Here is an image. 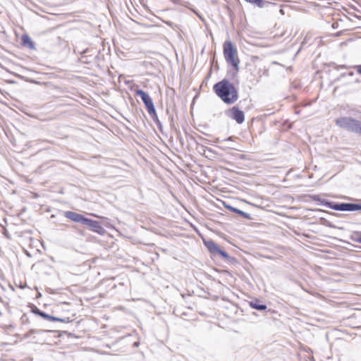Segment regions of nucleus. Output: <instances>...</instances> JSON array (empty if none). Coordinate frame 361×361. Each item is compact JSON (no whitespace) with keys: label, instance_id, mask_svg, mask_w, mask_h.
<instances>
[{"label":"nucleus","instance_id":"obj_1","mask_svg":"<svg viewBox=\"0 0 361 361\" xmlns=\"http://www.w3.org/2000/svg\"><path fill=\"white\" fill-rule=\"evenodd\" d=\"M216 95L226 104H233L239 98L238 89L228 78H223L213 85Z\"/></svg>","mask_w":361,"mask_h":361},{"label":"nucleus","instance_id":"obj_2","mask_svg":"<svg viewBox=\"0 0 361 361\" xmlns=\"http://www.w3.org/2000/svg\"><path fill=\"white\" fill-rule=\"evenodd\" d=\"M64 216L75 223L81 224L89 228L90 231L99 235H103L106 233L105 229L99 221L87 218L82 214L72 211H66L64 212Z\"/></svg>","mask_w":361,"mask_h":361},{"label":"nucleus","instance_id":"obj_3","mask_svg":"<svg viewBox=\"0 0 361 361\" xmlns=\"http://www.w3.org/2000/svg\"><path fill=\"white\" fill-rule=\"evenodd\" d=\"M337 126L355 134L361 135V121L351 117L342 116L336 118Z\"/></svg>","mask_w":361,"mask_h":361},{"label":"nucleus","instance_id":"obj_4","mask_svg":"<svg viewBox=\"0 0 361 361\" xmlns=\"http://www.w3.org/2000/svg\"><path fill=\"white\" fill-rule=\"evenodd\" d=\"M223 54L228 65L237 66V64H240V61L238 56V49L231 40H226L224 42Z\"/></svg>","mask_w":361,"mask_h":361},{"label":"nucleus","instance_id":"obj_5","mask_svg":"<svg viewBox=\"0 0 361 361\" xmlns=\"http://www.w3.org/2000/svg\"><path fill=\"white\" fill-rule=\"evenodd\" d=\"M135 95L141 99L149 117L151 118L153 116L157 118V110L153 99L149 94L142 89L139 88L135 90Z\"/></svg>","mask_w":361,"mask_h":361},{"label":"nucleus","instance_id":"obj_6","mask_svg":"<svg viewBox=\"0 0 361 361\" xmlns=\"http://www.w3.org/2000/svg\"><path fill=\"white\" fill-rule=\"evenodd\" d=\"M310 198L314 202H319L322 205L335 211L349 212L350 210V202H333L326 199H322L318 195H312L310 196Z\"/></svg>","mask_w":361,"mask_h":361},{"label":"nucleus","instance_id":"obj_7","mask_svg":"<svg viewBox=\"0 0 361 361\" xmlns=\"http://www.w3.org/2000/svg\"><path fill=\"white\" fill-rule=\"evenodd\" d=\"M203 243L213 257H219L224 261L228 257V254L221 249L212 240H203Z\"/></svg>","mask_w":361,"mask_h":361},{"label":"nucleus","instance_id":"obj_8","mask_svg":"<svg viewBox=\"0 0 361 361\" xmlns=\"http://www.w3.org/2000/svg\"><path fill=\"white\" fill-rule=\"evenodd\" d=\"M234 137H214V142L218 144L219 147L221 149H233L239 150L233 140Z\"/></svg>","mask_w":361,"mask_h":361},{"label":"nucleus","instance_id":"obj_9","mask_svg":"<svg viewBox=\"0 0 361 361\" xmlns=\"http://www.w3.org/2000/svg\"><path fill=\"white\" fill-rule=\"evenodd\" d=\"M226 115L235 121L238 124H241L245 121V113L238 105H235L226 111Z\"/></svg>","mask_w":361,"mask_h":361},{"label":"nucleus","instance_id":"obj_10","mask_svg":"<svg viewBox=\"0 0 361 361\" xmlns=\"http://www.w3.org/2000/svg\"><path fill=\"white\" fill-rule=\"evenodd\" d=\"M169 138V140H171L173 143L177 145V147H180L181 149H187L188 141L189 139L195 138V137H165Z\"/></svg>","mask_w":361,"mask_h":361},{"label":"nucleus","instance_id":"obj_11","mask_svg":"<svg viewBox=\"0 0 361 361\" xmlns=\"http://www.w3.org/2000/svg\"><path fill=\"white\" fill-rule=\"evenodd\" d=\"M20 44L22 47L29 49L30 50H35V42L32 37L27 33H23L20 37Z\"/></svg>","mask_w":361,"mask_h":361},{"label":"nucleus","instance_id":"obj_12","mask_svg":"<svg viewBox=\"0 0 361 361\" xmlns=\"http://www.w3.org/2000/svg\"><path fill=\"white\" fill-rule=\"evenodd\" d=\"M240 64H237V66H231L232 67V69H228L226 71V75L224 78H228L229 81H236V83H239V80L238 78V73L240 70Z\"/></svg>","mask_w":361,"mask_h":361},{"label":"nucleus","instance_id":"obj_13","mask_svg":"<svg viewBox=\"0 0 361 361\" xmlns=\"http://www.w3.org/2000/svg\"><path fill=\"white\" fill-rule=\"evenodd\" d=\"M249 306L258 311H267L271 312V310H267V306L266 304L263 303L259 299L255 298L254 300L250 301L248 302Z\"/></svg>","mask_w":361,"mask_h":361},{"label":"nucleus","instance_id":"obj_14","mask_svg":"<svg viewBox=\"0 0 361 361\" xmlns=\"http://www.w3.org/2000/svg\"><path fill=\"white\" fill-rule=\"evenodd\" d=\"M224 206L225 208H226L228 210H229L230 212H233L235 214H238L239 216L246 219H248V220H252V218L251 217L250 214H248V213H246L235 207H233L228 204H226V202H224Z\"/></svg>","mask_w":361,"mask_h":361},{"label":"nucleus","instance_id":"obj_15","mask_svg":"<svg viewBox=\"0 0 361 361\" xmlns=\"http://www.w3.org/2000/svg\"><path fill=\"white\" fill-rule=\"evenodd\" d=\"M199 141L206 142V140L203 137H195V138L189 139V141L187 142V149L189 151H193L195 149H197Z\"/></svg>","mask_w":361,"mask_h":361},{"label":"nucleus","instance_id":"obj_16","mask_svg":"<svg viewBox=\"0 0 361 361\" xmlns=\"http://www.w3.org/2000/svg\"><path fill=\"white\" fill-rule=\"evenodd\" d=\"M14 75L25 82H30V83H33V84H39V82H38L37 80L33 79V78H27V77H25V76H23V75H21L20 74H18V73H14Z\"/></svg>","mask_w":361,"mask_h":361},{"label":"nucleus","instance_id":"obj_17","mask_svg":"<svg viewBox=\"0 0 361 361\" xmlns=\"http://www.w3.org/2000/svg\"><path fill=\"white\" fill-rule=\"evenodd\" d=\"M319 223H320V224H322L324 226L329 227V228H336V226L335 225H334L329 220H328L327 219H326L324 217L319 218Z\"/></svg>","mask_w":361,"mask_h":361},{"label":"nucleus","instance_id":"obj_18","mask_svg":"<svg viewBox=\"0 0 361 361\" xmlns=\"http://www.w3.org/2000/svg\"><path fill=\"white\" fill-rule=\"evenodd\" d=\"M356 211H361V200H360V202H359V203L350 202L349 212H356Z\"/></svg>","mask_w":361,"mask_h":361},{"label":"nucleus","instance_id":"obj_19","mask_svg":"<svg viewBox=\"0 0 361 361\" xmlns=\"http://www.w3.org/2000/svg\"><path fill=\"white\" fill-rule=\"evenodd\" d=\"M154 122V123L156 124V126H157L158 129L160 130V132L161 133H163V126H162V123L160 121V120L159 119V117H158V115L157 114V118H154L153 116L150 118Z\"/></svg>","mask_w":361,"mask_h":361},{"label":"nucleus","instance_id":"obj_20","mask_svg":"<svg viewBox=\"0 0 361 361\" xmlns=\"http://www.w3.org/2000/svg\"><path fill=\"white\" fill-rule=\"evenodd\" d=\"M49 331H45V330H35V329H30L29 331H27L25 334V338H28L29 336H32V334H41L42 332H48Z\"/></svg>","mask_w":361,"mask_h":361},{"label":"nucleus","instance_id":"obj_21","mask_svg":"<svg viewBox=\"0 0 361 361\" xmlns=\"http://www.w3.org/2000/svg\"><path fill=\"white\" fill-rule=\"evenodd\" d=\"M329 66H334V68L337 71H340L341 69H347L348 66L347 65H337L334 62H331L329 64Z\"/></svg>","mask_w":361,"mask_h":361},{"label":"nucleus","instance_id":"obj_22","mask_svg":"<svg viewBox=\"0 0 361 361\" xmlns=\"http://www.w3.org/2000/svg\"><path fill=\"white\" fill-rule=\"evenodd\" d=\"M224 262H227L229 264H236L238 263L236 258L233 257H231L229 255H228V257L225 259Z\"/></svg>","mask_w":361,"mask_h":361},{"label":"nucleus","instance_id":"obj_23","mask_svg":"<svg viewBox=\"0 0 361 361\" xmlns=\"http://www.w3.org/2000/svg\"><path fill=\"white\" fill-rule=\"evenodd\" d=\"M92 56H82L81 60L82 63L90 64L92 63L91 60Z\"/></svg>","mask_w":361,"mask_h":361},{"label":"nucleus","instance_id":"obj_24","mask_svg":"<svg viewBox=\"0 0 361 361\" xmlns=\"http://www.w3.org/2000/svg\"><path fill=\"white\" fill-rule=\"evenodd\" d=\"M102 221V226L104 225L107 228H111L112 227L111 224L109 223V219L106 218V217H101Z\"/></svg>","mask_w":361,"mask_h":361},{"label":"nucleus","instance_id":"obj_25","mask_svg":"<svg viewBox=\"0 0 361 361\" xmlns=\"http://www.w3.org/2000/svg\"><path fill=\"white\" fill-rule=\"evenodd\" d=\"M42 310H39L37 306L33 305L31 309V312L35 315L39 316Z\"/></svg>","mask_w":361,"mask_h":361},{"label":"nucleus","instance_id":"obj_26","mask_svg":"<svg viewBox=\"0 0 361 361\" xmlns=\"http://www.w3.org/2000/svg\"><path fill=\"white\" fill-rule=\"evenodd\" d=\"M57 322H63V323H71L73 322V319H71L69 317H59V320Z\"/></svg>","mask_w":361,"mask_h":361},{"label":"nucleus","instance_id":"obj_27","mask_svg":"<svg viewBox=\"0 0 361 361\" xmlns=\"http://www.w3.org/2000/svg\"><path fill=\"white\" fill-rule=\"evenodd\" d=\"M162 22L166 24V25L172 27V28H174V27H177V25H175L172 21L171 20H162Z\"/></svg>","mask_w":361,"mask_h":361},{"label":"nucleus","instance_id":"obj_28","mask_svg":"<svg viewBox=\"0 0 361 361\" xmlns=\"http://www.w3.org/2000/svg\"><path fill=\"white\" fill-rule=\"evenodd\" d=\"M346 76H347V73H342L338 77H337L336 78L334 79L333 82H338L341 81L343 78H345Z\"/></svg>","mask_w":361,"mask_h":361},{"label":"nucleus","instance_id":"obj_29","mask_svg":"<svg viewBox=\"0 0 361 361\" xmlns=\"http://www.w3.org/2000/svg\"><path fill=\"white\" fill-rule=\"evenodd\" d=\"M353 240L361 244V232L356 234L355 237L353 238Z\"/></svg>","mask_w":361,"mask_h":361},{"label":"nucleus","instance_id":"obj_30","mask_svg":"<svg viewBox=\"0 0 361 361\" xmlns=\"http://www.w3.org/2000/svg\"><path fill=\"white\" fill-rule=\"evenodd\" d=\"M47 320L50 322H57L59 320V317L49 314Z\"/></svg>","mask_w":361,"mask_h":361},{"label":"nucleus","instance_id":"obj_31","mask_svg":"<svg viewBox=\"0 0 361 361\" xmlns=\"http://www.w3.org/2000/svg\"><path fill=\"white\" fill-rule=\"evenodd\" d=\"M353 68L356 71L357 74L361 75V64L355 65Z\"/></svg>","mask_w":361,"mask_h":361},{"label":"nucleus","instance_id":"obj_32","mask_svg":"<svg viewBox=\"0 0 361 361\" xmlns=\"http://www.w3.org/2000/svg\"><path fill=\"white\" fill-rule=\"evenodd\" d=\"M49 316V314L46 313L44 311H42L39 317L43 318L44 319L47 320V317Z\"/></svg>","mask_w":361,"mask_h":361},{"label":"nucleus","instance_id":"obj_33","mask_svg":"<svg viewBox=\"0 0 361 361\" xmlns=\"http://www.w3.org/2000/svg\"><path fill=\"white\" fill-rule=\"evenodd\" d=\"M319 211L322 212H326V211L322 210V209H319ZM326 213H328L329 214H330L331 216H339L341 215L340 214L334 213V212H326Z\"/></svg>","mask_w":361,"mask_h":361},{"label":"nucleus","instance_id":"obj_34","mask_svg":"<svg viewBox=\"0 0 361 361\" xmlns=\"http://www.w3.org/2000/svg\"><path fill=\"white\" fill-rule=\"evenodd\" d=\"M195 13L196 14V16L200 18V20L202 22H204V17L200 14L197 11H195Z\"/></svg>","mask_w":361,"mask_h":361},{"label":"nucleus","instance_id":"obj_35","mask_svg":"<svg viewBox=\"0 0 361 361\" xmlns=\"http://www.w3.org/2000/svg\"><path fill=\"white\" fill-rule=\"evenodd\" d=\"M331 27H332V28H333V29H334V30H335V29H337V28H338V23H334L332 24Z\"/></svg>","mask_w":361,"mask_h":361},{"label":"nucleus","instance_id":"obj_36","mask_svg":"<svg viewBox=\"0 0 361 361\" xmlns=\"http://www.w3.org/2000/svg\"><path fill=\"white\" fill-rule=\"evenodd\" d=\"M355 75V73L353 71H350L347 73V76H349V77H353Z\"/></svg>","mask_w":361,"mask_h":361},{"label":"nucleus","instance_id":"obj_37","mask_svg":"<svg viewBox=\"0 0 361 361\" xmlns=\"http://www.w3.org/2000/svg\"><path fill=\"white\" fill-rule=\"evenodd\" d=\"M173 4H177L179 3L180 0H170Z\"/></svg>","mask_w":361,"mask_h":361},{"label":"nucleus","instance_id":"obj_38","mask_svg":"<svg viewBox=\"0 0 361 361\" xmlns=\"http://www.w3.org/2000/svg\"><path fill=\"white\" fill-rule=\"evenodd\" d=\"M99 58H100V56H99V53H98V54H97L94 57V59L97 61V60H99Z\"/></svg>","mask_w":361,"mask_h":361},{"label":"nucleus","instance_id":"obj_39","mask_svg":"<svg viewBox=\"0 0 361 361\" xmlns=\"http://www.w3.org/2000/svg\"><path fill=\"white\" fill-rule=\"evenodd\" d=\"M8 82L10 83V84H15V83H16V82L15 80H8Z\"/></svg>","mask_w":361,"mask_h":361},{"label":"nucleus","instance_id":"obj_40","mask_svg":"<svg viewBox=\"0 0 361 361\" xmlns=\"http://www.w3.org/2000/svg\"><path fill=\"white\" fill-rule=\"evenodd\" d=\"M355 82V83H360V79H358V78H356V79L354 80V82Z\"/></svg>","mask_w":361,"mask_h":361},{"label":"nucleus","instance_id":"obj_41","mask_svg":"<svg viewBox=\"0 0 361 361\" xmlns=\"http://www.w3.org/2000/svg\"><path fill=\"white\" fill-rule=\"evenodd\" d=\"M212 72V69H210V70H209V73H208V74H207V78H209V77L211 75Z\"/></svg>","mask_w":361,"mask_h":361},{"label":"nucleus","instance_id":"obj_42","mask_svg":"<svg viewBox=\"0 0 361 361\" xmlns=\"http://www.w3.org/2000/svg\"><path fill=\"white\" fill-rule=\"evenodd\" d=\"M197 97H198V95H197V94H196V95L194 97L193 100H192V105H193V104H194V102H195V99H196Z\"/></svg>","mask_w":361,"mask_h":361},{"label":"nucleus","instance_id":"obj_43","mask_svg":"<svg viewBox=\"0 0 361 361\" xmlns=\"http://www.w3.org/2000/svg\"><path fill=\"white\" fill-rule=\"evenodd\" d=\"M133 345L137 347L139 345V343L138 342H135L133 343Z\"/></svg>","mask_w":361,"mask_h":361},{"label":"nucleus","instance_id":"obj_44","mask_svg":"<svg viewBox=\"0 0 361 361\" xmlns=\"http://www.w3.org/2000/svg\"><path fill=\"white\" fill-rule=\"evenodd\" d=\"M61 334H67V331H62V332L59 334V336H61Z\"/></svg>","mask_w":361,"mask_h":361},{"label":"nucleus","instance_id":"obj_45","mask_svg":"<svg viewBox=\"0 0 361 361\" xmlns=\"http://www.w3.org/2000/svg\"><path fill=\"white\" fill-rule=\"evenodd\" d=\"M353 16H354V17H355V18H360V17H359L357 15H356V14H353Z\"/></svg>","mask_w":361,"mask_h":361},{"label":"nucleus","instance_id":"obj_46","mask_svg":"<svg viewBox=\"0 0 361 361\" xmlns=\"http://www.w3.org/2000/svg\"><path fill=\"white\" fill-rule=\"evenodd\" d=\"M57 39H58L59 41H61V38L60 37H57Z\"/></svg>","mask_w":361,"mask_h":361},{"label":"nucleus","instance_id":"obj_47","mask_svg":"<svg viewBox=\"0 0 361 361\" xmlns=\"http://www.w3.org/2000/svg\"><path fill=\"white\" fill-rule=\"evenodd\" d=\"M203 135L207 136V135H209L207 134V133H203Z\"/></svg>","mask_w":361,"mask_h":361},{"label":"nucleus","instance_id":"obj_48","mask_svg":"<svg viewBox=\"0 0 361 361\" xmlns=\"http://www.w3.org/2000/svg\"><path fill=\"white\" fill-rule=\"evenodd\" d=\"M42 294L40 293H38V297H41Z\"/></svg>","mask_w":361,"mask_h":361}]
</instances>
